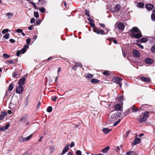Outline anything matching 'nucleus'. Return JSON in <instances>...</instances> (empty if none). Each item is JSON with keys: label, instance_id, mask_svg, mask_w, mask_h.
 Returning a JSON list of instances; mask_svg holds the SVG:
<instances>
[{"label": "nucleus", "instance_id": "nucleus-1", "mask_svg": "<svg viewBox=\"0 0 155 155\" xmlns=\"http://www.w3.org/2000/svg\"><path fill=\"white\" fill-rule=\"evenodd\" d=\"M132 37L135 38H139L142 36V34L140 30L136 27L132 28L131 29V33L130 35Z\"/></svg>", "mask_w": 155, "mask_h": 155}, {"label": "nucleus", "instance_id": "nucleus-2", "mask_svg": "<svg viewBox=\"0 0 155 155\" xmlns=\"http://www.w3.org/2000/svg\"><path fill=\"white\" fill-rule=\"evenodd\" d=\"M28 115L27 114H25L20 119V122L23 123H25L26 125L29 124V122L28 120Z\"/></svg>", "mask_w": 155, "mask_h": 155}, {"label": "nucleus", "instance_id": "nucleus-3", "mask_svg": "<svg viewBox=\"0 0 155 155\" xmlns=\"http://www.w3.org/2000/svg\"><path fill=\"white\" fill-rule=\"evenodd\" d=\"M149 112L148 111H145L144 112L143 116L139 120V122L142 123L145 121L149 117Z\"/></svg>", "mask_w": 155, "mask_h": 155}, {"label": "nucleus", "instance_id": "nucleus-4", "mask_svg": "<svg viewBox=\"0 0 155 155\" xmlns=\"http://www.w3.org/2000/svg\"><path fill=\"white\" fill-rule=\"evenodd\" d=\"M116 28H118L121 30H123L124 28V24L122 23L117 21L115 25Z\"/></svg>", "mask_w": 155, "mask_h": 155}, {"label": "nucleus", "instance_id": "nucleus-5", "mask_svg": "<svg viewBox=\"0 0 155 155\" xmlns=\"http://www.w3.org/2000/svg\"><path fill=\"white\" fill-rule=\"evenodd\" d=\"M122 79L121 78L119 77H115L113 79V81L114 82L118 84L120 87H121L122 83L119 81H122Z\"/></svg>", "mask_w": 155, "mask_h": 155}, {"label": "nucleus", "instance_id": "nucleus-6", "mask_svg": "<svg viewBox=\"0 0 155 155\" xmlns=\"http://www.w3.org/2000/svg\"><path fill=\"white\" fill-rule=\"evenodd\" d=\"M121 113H118L114 115V116H116L117 119V120L116 122L114 123L113 124V125L114 126H116L117 125V124L120 122V118L121 117Z\"/></svg>", "mask_w": 155, "mask_h": 155}, {"label": "nucleus", "instance_id": "nucleus-7", "mask_svg": "<svg viewBox=\"0 0 155 155\" xmlns=\"http://www.w3.org/2000/svg\"><path fill=\"white\" fill-rule=\"evenodd\" d=\"M93 31L98 34H101L102 35H105V32L102 29L99 30L98 28L94 29H93Z\"/></svg>", "mask_w": 155, "mask_h": 155}, {"label": "nucleus", "instance_id": "nucleus-8", "mask_svg": "<svg viewBox=\"0 0 155 155\" xmlns=\"http://www.w3.org/2000/svg\"><path fill=\"white\" fill-rule=\"evenodd\" d=\"M23 90V88L22 86L19 85L16 88V91L17 93L18 94L21 93Z\"/></svg>", "mask_w": 155, "mask_h": 155}, {"label": "nucleus", "instance_id": "nucleus-9", "mask_svg": "<svg viewBox=\"0 0 155 155\" xmlns=\"http://www.w3.org/2000/svg\"><path fill=\"white\" fill-rule=\"evenodd\" d=\"M143 81L145 82H149L150 81L149 78H146L143 76H140L139 77Z\"/></svg>", "mask_w": 155, "mask_h": 155}, {"label": "nucleus", "instance_id": "nucleus-10", "mask_svg": "<svg viewBox=\"0 0 155 155\" xmlns=\"http://www.w3.org/2000/svg\"><path fill=\"white\" fill-rule=\"evenodd\" d=\"M133 54L134 56L138 58L140 56V54L138 51L136 49L134 50Z\"/></svg>", "mask_w": 155, "mask_h": 155}, {"label": "nucleus", "instance_id": "nucleus-11", "mask_svg": "<svg viewBox=\"0 0 155 155\" xmlns=\"http://www.w3.org/2000/svg\"><path fill=\"white\" fill-rule=\"evenodd\" d=\"M69 146L68 144H66L65 146L64 149L63 150L62 154V155L65 154L66 153L68 150L69 149Z\"/></svg>", "mask_w": 155, "mask_h": 155}, {"label": "nucleus", "instance_id": "nucleus-12", "mask_svg": "<svg viewBox=\"0 0 155 155\" xmlns=\"http://www.w3.org/2000/svg\"><path fill=\"white\" fill-rule=\"evenodd\" d=\"M25 78H22L19 80L18 84L19 85L22 86L23 85L25 82Z\"/></svg>", "mask_w": 155, "mask_h": 155}, {"label": "nucleus", "instance_id": "nucleus-13", "mask_svg": "<svg viewBox=\"0 0 155 155\" xmlns=\"http://www.w3.org/2000/svg\"><path fill=\"white\" fill-rule=\"evenodd\" d=\"M33 135L32 134H31L30 135H29L28 136L23 138L22 139V141H20L21 142H25V141H27L28 140H29L31 137H32Z\"/></svg>", "mask_w": 155, "mask_h": 155}, {"label": "nucleus", "instance_id": "nucleus-14", "mask_svg": "<svg viewBox=\"0 0 155 155\" xmlns=\"http://www.w3.org/2000/svg\"><path fill=\"white\" fill-rule=\"evenodd\" d=\"M153 8V5L151 4H148L146 5V8L149 11L151 10Z\"/></svg>", "mask_w": 155, "mask_h": 155}, {"label": "nucleus", "instance_id": "nucleus-15", "mask_svg": "<svg viewBox=\"0 0 155 155\" xmlns=\"http://www.w3.org/2000/svg\"><path fill=\"white\" fill-rule=\"evenodd\" d=\"M145 61L147 64H150L152 63L153 62V61L151 59L148 58L145 59Z\"/></svg>", "mask_w": 155, "mask_h": 155}, {"label": "nucleus", "instance_id": "nucleus-16", "mask_svg": "<svg viewBox=\"0 0 155 155\" xmlns=\"http://www.w3.org/2000/svg\"><path fill=\"white\" fill-rule=\"evenodd\" d=\"M140 142V139L139 138L136 137L134 139V141L133 143V144L134 145H135L139 143Z\"/></svg>", "mask_w": 155, "mask_h": 155}, {"label": "nucleus", "instance_id": "nucleus-17", "mask_svg": "<svg viewBox=\"0 0 155 155\" xmlns=\"http://www.w3.org/2000/svg\"><path fill=\"white\" fill-rule=\"evenodd\" d=\"M14 14L13 13L11 12H8L6 13V15L8 18L9 19H11L13 17Z\"/></svg>", "mask_w": 155, "mask_h": 155}, {"label": "nucleus", "instance_id": "nucleus-18", "mask_svg": "<svg viewBox=\"0 0 155 155\" xmlns=\"http://www.w3.org/2000/svg\"><path fill=\"white\" fill-rule=\"evenodd\" d=\"M114 108L115 110H120L121 109V106L119 104H117L115 105Z\"/></svg>", "mask_w": 155, "mask_h": 155}, {"label": "nucleus", "instance_id": "nucleus-19", "mask_svg": "<svg viewBox=\"0 0 155 155\" xmlns=\"http://www.w3.org/2000/svg\"><path fill=\"white\" fill-rule=\"evenodd\" d=\"M111 130V129H109L107 128H104L103 130V131L105 134H107L110 132Z\"/></svg>", "mask_w": 155, "mask_h": 155}, {"label": "nucleus", "instance_id": "nucleus-20", "mask_svg": "<svg viewBox=\"0 0 155 155\" xmlns=\"http://www.w3.org/2000/svg\"><path fill=\"white\" fill-rule=\"evenodd\" d=\"M120 8V5L117 4L115 6L114 8V10L116 12H118L119 11Z\"/></svg>", "mask_w": 155, "mask_h": 155}, {"label": "nucleus", "instance_id": "nucleus-21", "mask_svg": "<svg viewBox=\"0 0 155 155\" xmlns=\"http://www.w3.org/2000/svg\"><path fill=\"white\" fill-rule=\"evenodd\" d=\"M110 149L109 147L107 146L101 150V152L103 153H106Z\"/></svg>", "mask_w": 155, "mask_h": 155}, {"label": "nucleus", "instance_id": "nucleus-22", "mask_svg": "<svg viewBox=\"0 0 155 155\" xmlns=\"http://www.w3.org/2000/svg\"><path fill=\"white\" fill-rule=\"evenodd\" d=\"M117 120V119L116 116H112L111 118L110 119V121L113 123V122L115 121H116Z\"/></svg>", "mask_w": 155, "mask_h": 155}, {"label": "nucleus", "instance_id": "nucleus-23", "mask_svg": "<svg viewBox=\"0 0 155 155\" xmlns=\"http://www.w3.org/2000/svg\"><path fill=\"white\" fill-rule=\"evenodd\" d=\"M85 77L88 79H90L93 77V75L89 73L86 74H85Z\"/></svg>", "mask_w": 155, "mask_h": 155}, {"label": "nucleus", "instance_id": "nucleus-24", "mask_svg": "<svg viewBox=\"0 0 155 155\" xmlns=\"http://www.w3.org/2000/svg\"><path fill=\"white\" fill-rule=\"evenodd\" d=\"M144 5L143 3L142 2H138L137 4V6L139 8H143Z\"/></svg>", "mask_w": 155, "mask_h": 155}, {"label": "nucleus", "instance_id": "nucleus-25", "mask_svg": "<svg viewBox=\"0 0 155 155\" xmlns=\"http://www.w3.org/2000/svg\"><path fill=\"white\" fill-rule=\"evenodd\" d=\"M14 84H10L8 87V91H11L13 89L14 87Z\"/></svg>", "mask_w": 155, "mask_h": 155}, {"label": "nucleus", "instance_id": "nucleus-26", "mask_svg": "<svg viewBox=\"0 0 155 155\" xmlns=\"http://www.w3.org/2000/svg\"><path fill=\"white\" fill-rule=\"evenodd\" d=\"M148 40V39L147 38H143L140 39V41L142 42H146Z\"/></svg>", "mask_w": 155, "mask_h": 155}, {"label": "nucleus", "instance_id": "nucleus-27", "mask_svg": "<svg viewBox=\"0 0 155 155\" xmlns=\"http://www.w3.org/2000/svg\"><path fill=\"white\" fill-rule=\"evenodd\" d=\"M91 82L92 83H97L99 82V81L97 79L93 78L91 80Z\"/></svg>", "mask_w": 155, "mask_h": 155}, {"label": "nucleus", "instance_id": "nucleus-28", "mask_svg": "<svg viewBox=\"0 0 155 155\" xmlns=\"http://www.w3.org/2000/svg\"><path fill=\"white\" fill-rule=\"evenodd\" d=\"M29 3L32 5V6L34 7L35 9H37L38 8L37 6L34 2L31 1H30L29 2Z\"/></svg>", "mask_w": 155, "mask_h": 155}, {"label": "nucleus", "instance_id": "nucleus-29", "mask_svg": "<svg viewBox=\"0 0 155 155\" xmlns=\"http://www.w3.org/2000/svg\"><path fill=\"white\" fill-rule=\"evenodd\" d=\"M131 109L133 112H135L138 111L139 109L136 108L135 106H133L131 108Z\"/></svg>", "mask_w": 155, "mask_h": 155}, {"label": "nucleus", "instance_id": "nucleus-30", "mask_svg": "<svg viewBox=\"0 0 155 155\" xmlns=\"http://www.w3.org/2000/svg\"><path fill=\"white\" fill-rule=\"evenodd\" d=\"M127 155H135V153L133 151H129L126 153Z\"/></svg>", "mask_w": 155, "mask_h": 155}, {"label": "nucleus", "instance_id": "nucleus-31", "mask_svg": "<svg viewBox=\"0 0 155 155\" xmlns=\"http://www.w3.org/2000/svg\"><path fill=\"white\" fill-rule=\"evenodd\" d=\"M9 34L8 33H7L6 34H5L3 36V38H5L7 39L9 38Z\"/></svg>", "mask_w": 155, "mask_h": 155}, {"label": "nucleus", "instance_id": "nucleus-32", "mask_svg": "<svg viewBox=\"0 0 155 155\" xmlns=\"http://www.w3.org/2000/svg\"><path fill=\"white\" fill-rule=\"evenodd\" d=\"M109 39L111 41H113L114 44H117V41L114 38H110Z\"/></svg>", "mask_w": 155, "mask_h": 155}, {"label": "nucleus", "instance_id": "nucleus-33", "mask_svg": "<svg viewBox=\"0 0 155 155\" xmlns=\"http://www.w3.org/2000/svg\"><path fill=\"white\" fill-rule=\"evenodd\" d=\"M34 16L36 18H38L39 17V15L38 12H34Z\"/></svg>", "mask_w": 155, "mask_h": 155}, {"label": "nucleus", "instance_id": "nucleus-34", "mask_svg": "<svg viewBox=\"0 0 155 155\" xmlns=\"http://www.w3.org/2000/svg\"><path fill=\"white\" fill-rule=\"evenodd\" d=\"M47 111L48 112L50 113L52 111V107L51 106H49L47 108Z\"/></svg>", "mask_w": 155, "mask_h": 155}, {"label": "nucleus", "instance_id": "nucleus-35", "mask_svg": "<svg viewBox=\"0 0 155 155\" xmlns=\"http://www.w3.org/2000/svg\"><path fill=\"white\" fill-rule=\"evenodd\" d=\"M39 11L42 13H44L45 11V9L43 7L39 8Z\"/></svg>", "mask_w": 155, "mask_h": 155}, {"label": "nucleus", "instance_id": "nucleus-36", "mask_svg": "<svg viewBox=\"0 0 155 155\" xmlns=\"http://www.w3.org/2000/svg\"><path fill=\"white\" fill-rule=\"evenodd\" d=\"M103 74L105 75H108L109 74L110 71H104L103 73Z\"/></svg>", "mask_w": 155, "mask_h": 155}, {"label": "nucleus", "instance_id": "nucleus-37", "mask_svg": "<svg viewBox=\"0 0 155 155\" xmlns=\"http://www.w3.org/2000/svg\"><path fill=\"white\" fill-rule=\"evenodd\" d=\"M148 105L147 104H145L142 105L140 107V109H144L145 108H147L148 107Z\"/></svg>", "mask_w": 155, "mask_h": 155}, {"label": "nucleus", "instance_id": "nucleus-38", "mask_svg": "<svg viewBox=\"0 0 155 155\" xmlns=\"http://www.w3.org/2000/svg\"><path fill=\"white\" fill-rule=\"evenodd\" d=\"M3 57L7 59L10 57V55L7 54H4L3 55Z\"/></svg>", "mask_w": 155, "mask_h": 155}, {"label": "nucleus", "instance_id": "nucleus-39", "mask_svg": "<svg viewBox=\"0 0 155 155\" xmlns=\"http://www.w3.org/2000/svg\"><path fill=\"white\" fill-rule=\"evenodd\" d=\"M151 18L153 21H155V15L153 14H152L151 15Z\"/></svg>", "mask_w": 155, "mask_h": 155}, {"label": "nucleus", "instance_id": "nucleus-40", "mask_svg": "<svg viewBox=\"0 0 155 155\" xmlns=\"http://www.w3.org/2000/svg\"><path fill=\"white\" fill-rule=\"evenodd\" d=\"M151 51L153 52H155V45H153L151 49Z\"/></svg>", "mask_w": 155, "mask_h": 155}, {"label": "nucleus", "instance_id": "nucleus-41", "mask_svg": "<svg viewBox=\"0 0 155 155\" xmlns=\"http://www.w3.org/2000/svg\"><path fill=\"white\" fill-rule=\"evenodd\" d=\"M137 45L141 49H143V46L142 45H141V44H140L139 43H137Z\"/></svg>", "mask_w": 155, "mask_h": 155}, {"label": "nucleus", "instance_id": "nucleus-42", "mask_svg": "<svg viewBox=\"0 0 155 155\" xmlns=\"http://www.w3.org/2000/svg\"><path fill=\"white\" fill-rule=\"evenodd\" d=\"M81 152L80 150H77L76 152V154L77 155H81Z\"/></svg>", "mask_w": 155, "mask_h": 155}, {"label": "nucleus", "instance_id": "nucleus-43", "mask_svg": "<svg viewBox=\"0 0 155 155\" xmlns=\"http://www.w3.org/2000/svg\"><path fill=\"white\" fill-rule=\"evenodd\" d=\"M8 29H6L3 30L2 31V33L3 34L5 33H7L8 31Z\"/></svg>", "mask_w": 155, "mask_h": 155}, {"label": "nucleus", "instance_id": "nucleus-44", "mask_svg": "<svg viewBox=\"0 0 155 155\" xmlns=\"http://www.w3.org/2000/svg\"><path fill=\"white\" fill-rule=\"evenodd\" d=\"M31 39L30 38H28L26 40V43L27 45L30 44Z\"/></svg>", "mask_w": 155, "mask_h": 155}, {"label": "nucleus", "instance_id": "nucleus-45", "mask_svg": "<svg viewBox=\"0 0 155 155\" xmlns=\"http://www.w3.org/2000/svg\"><path fill=\"white\" fill-rule=\"evenodd\" d=\"M75 65L76 66V67H81L82 66V64L80 63H76Z\"/></svg>", "mask_w": 155, "mask_h": 155}, {"label": "nucleus", "instance_id": "nucleus-46", "mask_svg": "<svg viewBox=\"0 0 155 155\" xmlns=\"http://www.w3.org/2000/svg\"><path fill=\"white\" fill-rule=\"evenodd\" d=\"M85 14L87 16H90V14L89 13V11L87 10H86L85 11Z\"/></svg>", "mask_w": 155, "mask_h": 155}, {"label": "nucleus", "instance_id": "nucleus-47", "mask_svg": "<svg viewBox=\"0 0 155 155\" xmlns=\"http://www.w3.org/2000/svg\"><path fill=\"white\" fill-rule=\"evenodd\" d=\"M16 32L17 33H21L23 31V30L21 29H18L16 30Z\"/></svg>", "mask_w": 155, "mask_h": 155}, {"label": "nucleus", "instance_id": "nucleus-48", "mask_svg": "<svg viewBox=\"0 0 155 155\" xmlns=\"http://www.w3.org/2000/svg\"><path fill=\"white\" fill-rule=\"evenodd\" d=\"M17 75V73L16 72H14L12 74V76L13 77H15Z\"/></svg>", "mask_w": 155, "mask_h": 155}, {"label": "nucleus", "instance_id": "nucleus-49", "mask_svg": "<svg viewBox=\"0 0 155 155\" xmlns=\"http://www.w3.org/2000/svg\"><path fill=\"white\" fill-rule=\"evenodd\" d=\"M21 53V51H20V50H18L16 54V55L17 56H19L20 55Z\"/></svg>", "mask_w": 155, "mask_h": 155}, {"label": "nucleus", "instance_id": "nucleus-50", "mask_svg": "<svg viewBox=\"0 0 155 155\" xmlns=\"http://www.w3.org/2000/svg\"><path fill=\"white\" fill-rule=\"evenodd\" d=\"M35 21V19L34 18H32L30 20V22L31 23H34Z\"/></svg>", "mask_w": 155, "mask_h": 155}, {"label": "nucleus", "instance_id": "nucleus-51", "mask_svg": "<svg viewBox=\"0 0 155 155\" xmlns=\"http://www.w3.org/2000/svg\"><path fill=\"white\" fill-rule=\"evenodd\" d=\"M20 51L21 52V53L23 54L26 52V50L25 49V48H22L21 49V51Z\"/></svg>", "mask_w": 155, "mask_h": 155}, {"label": "nucleus", "instance_id": "nucleus-52", "mask_svg": "<svg viewBox=\"0 0 155 155\" xmlns=\"http://www.w3.org/2000/svg\"><path fill=\"white\" fill-rule=\"evenodd\" d=\"M90 25L92 27H95V25L93 23V22L90 23Z\"/></svg>", "mask_w": 155, "mask_h": 155}, {"label": "nucleus", "instance_id": "nucleus-53", "mask_svg": "<svg viewBox=\"0 0 155 155\" xmlns=\"http://www.w3.org/2000/svg\"><path fill=\"white\" fill-rule=\"evenodd\" d=\"M88 20L89 21V23L92 22H93V20L91 18H87Z\"/></svg>", "mask_w": 155, "mask_h": 155}, {"label": "nucleus", "instance_id": "nucleus-54", "mask_svg": "<svg viewBox=\"0 0 155 155\" xmlns=\"http://www.w3.org/2000/svg\"><path fill=\"white\" fill-rule=\"evenodd\" d=\"M117 98L120 100H123V96H119V97H117Z\"/></svg>", "mask_w": 155, "mask_h": 155}, {"label": "nucleus", "instance_id": "nucleus-55", "mask_svg": "<svg viewBox=\"0 0 155 155\" xmlns=\"http://www.w3.org/2000/svg\"><path fill=\"white\" fill-rule=\"evenodd\" d=\"M5 130H6V129L4 127H0V131H4Z\"/></svg>", "mask_w": 155, "mask_h": 155}, {"label": "nucleus", "instance_id": "nucleus-56", "mask_svg": "<svg viewBox=\"0 0 155 155\" xmlns=\"http://www.w3.org/2000/svg\"><path fill=\"white\" fill-rule=\"evenodd\" d=\"M74 146V142H72L71 143L70 146V147H72Z\"/></svg>", "mask_w": 155, "mask_h": 155}, {"label": "nucleus", "instance_id": "nucleus-57", "mask_svg": "<svg viewBox=\"0 0 155 155\" xmlns=\"http://www.w3.org/2000/svg\"><path fill=\"white\" fill-rule=\"evenodd\" d=\"M9 41L12 43H14L15 42V40L13 39H9Z\"/></svg>", "mask_w": 155, "mask_h": 155}, {"label": "nucleus", "instance_id": "nucleus-58", "mask_svg": "<svg viewBox=\"0 0 155 155\" xmlns=\"http://www.w3.org/2000/svg\"><path fill=\"white\" fill-rule=\"evenodd\" d=\"M4 117V115H3L2 114L0 115V120H2Z\"/></svg>", "mask_w": 155, "mask_h": 155}, {"label": "nucleus", "instance_id": "nucleus-59", "mask_svg": "<svg viewBox=\"0 0 155 155\" xmlns=\"http://www.w3.org/2000/svg\"><path fill=\"white\" fill-rule=\"evenodd\" d=\"M41 22V21L40 19L38 20L36 22V23L38 25H39L40 24V23Z\"/></svg>", "mask_w": 155, "mask_h": 155}, {"label": "nucleus", "instance_id": "nucleus-60", "mask_svg": "<svg viewBox=\"0 0 155 155\" xmlns=\"http://www.w3.org/2000/svg\"><path fill=\"white\" fill-rule=\"evenodd\" d=\"M54 97L53 98L52 100L53 101H56V99L57 98V97L56 96H54Z\"/></svg>", "mask_w": 155, "mask_h": 155}, {"label": "nucleus", "instance_id": "nucleus-61", "mask_svg": "<svg viewBox=\"0 0 155 155\" xmlns=\"http://www.w3.org/2000/svg\"><path fill=\"white\" fill-rule=\"evenodd\" d=\"M9 127V124H6L5 127H4L5 128V129L6 130H7V129Z\"/></svg>", "mask_w": 155, "mask_h": 155}, {"label": "nucleus", "instance_id": "nucleus-62", "mask_svg": "<svg viewBox=\"0 0 155 155\" xmlns=\"http://www.w3.org/2000/svg\"><path fill=\"white\" fill-rule=\"evenodd\" d=\"M3 115H4V117L7 115V113L5 111H3L2 114Z\"/></svg>", "mask_w": 155, "mask_h": 155}, {"label": "nucleus", "instance_id": "nucleus-63", "mask_svg": "<svg viewBox=\"0 0 155 155\" xmlns=\"http://www.w3.org/2000/svg\"><path fill=\"white\" fill-rule=\"evenodd\" d=\"M40 104H41L40 102V101L38 103V104L37 107V108H38L40 107Z\"/></svg>", "mask_w": 155, "mask_h": 155}, {"label": "nucleus", "instance_id": "nucleus-64", "mask_svg": "<svg viewBox=\"0 0 155 155\" xmlns=\"http://www.w3.org/2000/svg\"><path fill=\"white\" fill-rule=\"evenodd\" d=\"M100 25L102 27L104 28L105 26V25L103 24L100 23Z\"/></svg>", "mask_w": 155, "mask_h": 155}]
</instances>
